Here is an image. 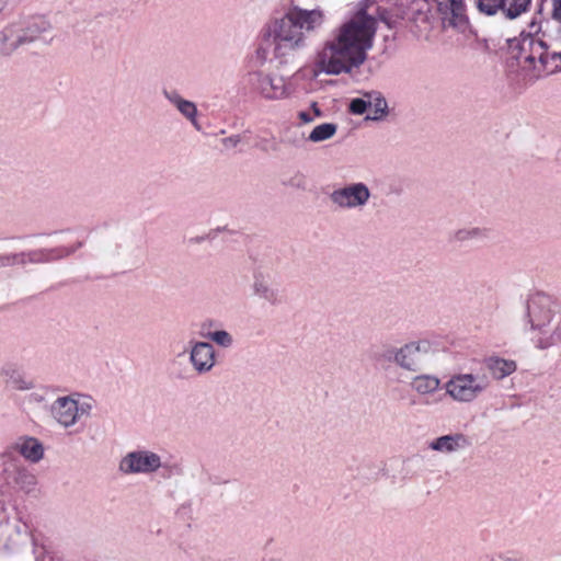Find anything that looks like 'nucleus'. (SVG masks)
Masks as SVG:
<instances>
[{"instance_id": "f257e3e1", "label": "nucleus", "mask_w": 561, "mask_h": 561, "mask_svg": "<svg viewBox=\"0 0 561 561\" xmlns=\"http://www.w3.org/2000/svg\"><path fill=\"white\" fill-rule=\"evenodd\" d=\"M428 0H364L339 23L316 50L313 72L327 76L351 75L362 67L373 48L379 22L389 28L400 20L425 22Z\"/></svg>"}, {"instance_id": "f03ea898", "label": "nucleus", "mask_w": 561, "mask_h": 561, "mask_svg": "<svg viewBox=\"0 0 561 561\" xmlns=\"http://www.w3.org/2000/svg\"><path fill=\"white\" fill-rule=\"evenodd\" d=\"M552 18L559 23L556 35L545 30L540 34H522L510 42L511 54L531 82L560 68L556 60L561 59V0H552Z\"/></svg>"}, {"instance_id": "7ed1b4c3", "label": "nucleus", "mask_w": 561, "mask_h": 561, "mask_svg": "<svg viewBox=\"0 0 561 561\" xmlns=\"http://www.w3.org/2000/svg\"><path fill=\"white\" fill-rule=\"evenodd\" d=\"M323 10L290 7L279 16L270 19L261 28L264 42H272L273 56L284 59L307 46L308 33L320 30L325 23Z\"/></svg>"}, {"instance_id": "20e7f679", "label": "nucleus", "mask_w": 561, "mask_h": 561, "mask_svg": "<svg viewBox=\"0 0 561 561\" xmlns=\"http://www.w3.org/2000/svg\"><path fill=\"white\" fill-rule=\"evenodd\" d=\"M442 351V343L433 336H422L410 340L392 350V362L401 369L417 373L425 359Z\"/></svg>"}, {"instance_id": "39448f33", "label": "nucleus", "mask_w": 561, "mask_h": 561, "mask_svg": "<svg viewBox=\"0 0 561 561\" xmlns=\"http://www.w3.org/2000/svg\"><path fill=\"white\" fill-rule=\"evenodd\" d=\"M491 381L484 374L458 373L445 382L446 394L457 403H471L490 388Z\"/></svg>"}, {"instance_id": "423d86ee", "label": "nucleus", "mask_w": 561, "mask_h": 561, "mask_svg": "<svg viewBox=\"0 0 561 561\" xmlns=\"http://www.w3.org/2000/svg\"><path fill=\"white\" fill-rule=\"evenodd\" d=\"M93 409V401L90 397L71 393L58 397L49 408L55 422L64 428L76 425L80 420L90 416Z\"/></svg>"}, {"instance_id": "0eeeda50", "label": "nucleus", "mask_w": 561, "mask_h": 561, "mask_svg": "<svg viewBox=\"0 0 561 561\" xmlns=\"http://www.w3.org/2000/svg\"><path fill=\"white\" fill-rule=\"evenodd\" d=\"M252 90L266 101H280L291 96L293 88L287 78L272 71L256 70L249 73Z\"/></svg>"}, {"instance_id": "6e6552de", "label": "nucleus", "mask_w": 561, "mask_h": 561, "mask_svg": "<svg viewBox=\"0 0 561 561\" xmlns=\"http://www.w3.org/2000/svg\"><path fill=\"white\" fill-rule=\"evenodd\" d=\"M38 37L39 30L36 25L9 23L0 30V55L11 56L20 47L35 42Z\"/></svg>"}, {"instance_id": "1a4fd4ad", "label": "nucleus", "mask_w": 561, "mask_h": 561, "mask_svg": "<svg viewBox=\"0 0 561 561\" xmlns=\"http://www.w3.org/2000/svg\"><path fill=\"white\" fill-rule=\"evenodd\" d=\"M371 197L369 187L363 182H353L333 190L331 203L341 210H360Z\"/></svg>"}, {"instance_id": "9d476101", "label": "nucleus", "mask_w": 561, "mask_h": 561, "mask_svg": "<svg viewBox=\"0 0 561 561\" xmlns=\"http://www.w3.org/2000/svg\"><path fill=\"white\" fill-rule=\"evenodd\" d=\"M161 467V456L145 448L127 453L118 465L119 471L124 474H152Z\"/></svg>"}, {"instance_id": "9b49d317", "label": "nucleus", "mask_w": 561, "mask_h": 561, "mask_svg": "<svg viewBox=\"0 0 561 561\" xmlns=\"http://www.w3.org/2000/svg\"><path fill=\"white\" fill-rule=\"evenodd\" d=\"M348 111L354 115H363L367 112L365 119L373 122L383 121L389 114L388 103L378 91H367L362 98L353 99Z\"/></svg>"}, {"instance_id": "f8f14e48", "label": "nucleus", "mask_w": 561, "mask_h": 561, "mask_svg": "<svg viewBox=\"0 0 561 561\" xmlns=\"http://www.w3.org/2000/svg\"><path fill=\"white\" fill-rule=\"evenodd\" d=\"M187 354L188 363L198 376L211 373L217 365L215 346L208 341L191 340Z\"/></svg>"}, {"instance_id": "ddd939ff", "label": "nucleus", "mask_w": 561, "mask_h": 561, "mask_svg": "<svg viewBox=\"0 0 561 561\" xmlns=\"http://www.w3.org/2000/svg\"><path fill=\"white\" fill-rule=\"evenodd\" d=\"M552 300L543 294L534 295L527 304V316L533 331L552 323L554 313Z\"/></svg>"}, {"instance_id": "4468645a", "label": "nucleus", "mask_w": 561, "mask_h": 561, "mask_svg": "<svg viewBox=\"0 0 561 561\" xmlns=\"http://www.w3.org/2000/svg\"><path fill=\"white\" fill-rule=\"evenodd\" d=\"M444 27L463 28L467 16L463 0H434Z\"/></svg>"}, {"instance_id": "2eb2a0df", "label": "nucleus", "mask_w": 561, "mask_h": 561, "mask_svg": "<svg viewBox=\"0 0 561 561\" xmlns=\"http://www.w3.org/2000/svg\"><path fill=\"white\" fill-rule=\"evenodd\" d=\"M471 442L467 435L460 432L438 436L428 442V449L432 451L451 455L469 448Z\"/></svg>"}, {"instance_id": "dca6fc26", "label": "nucleus", "mask_w": 561, "mask_h": 561, "mask_svg": "<svg viewBox=\"0 0 561 561\" xmlns=\"http://www.w3.org/2000/svg\"><path fill=\"white\" fill-rule=\"evenodd\" d=\"M0 378L5 387L13 390L30 391L34 389V381L12 363H7L1 366Z\"/></svg>"}, {"instance_id": "f3484780", "label": "nucleus", "mask_w": 561, "mask_h": 561, "mask_svg": "<svg viewBox=\"0 0 561 561\" xmlns=\"http://www.w3.org/2000/svg\"><path fill=\"white\" fill-rule=\"evenodd\" d=\"M411 390L426 401L442 389V380L433 374H419L411 378Z\"/></svg>"}, {"instance_id": "a211bd4d", "label": "nucleus", "mask_w": 561, "mask_h": 561, "mask_svg": "<svg viewBox=\"0 0 561 561\" xmlns=\"http://www.w3.org/2000/svg\"><path fill=\"white\" fill-rule=\"evenodd\" d=\"M163 96L185 117L196 129H199L197 121V106L194 102L182 98L178 91H163Z\"/></svg>"}, {"instance_id": "6ab92c4d", "label": "nucleus", "mask_w": 561, "mask_h": 561, "mask_svg": "<svg viewBox=\"0 0 561 561\" xmlns=\"http://www.w3.org/2000/svg\"><path fill=\"white\" fill-rule=\"evenodd\" d=\"M537 333L534 336L536 347L540 350H547L549 347L561 344V322L557 321L542 329L535 331Z\"/></svg>"}, {"instance_id": "aec40b11", "label": "nucleus", "mask_w": 561, "mask_h": 561, "mask_svg": "<svg viewBox=\"0 0 561 561\" xmlns=\"http://www.w3.org/2000/svg\"><path fill=\"white\" fill-rule=\"evenodd\" d=\"M13 448L31 462H38L44 456L43 445L35 437H21Z\"/></svg>"}, {"instance_id": "412c9836", "label": "nucleus", "mask_w": 561, "mask_h": 561, "mask_svg": "<svg viewBox=\"0 0 561 561\" xmlns=\"http://www.w3.org/2000/svg\"><path fill=\"white\" fill-rule=\"evenodd\" d=\"M484 365L491 376L496 380H502L512 375L517 365L513 359H506L499 356H491L484 360Z\"/></svg>"}, {"instance_id": "4be33fe9", "label": "nucleus", "mask_w": 561, "mask_h": 561, "mask_svg": "<svg viewBox=\"0 0 561 561\" xmlns=\"http://www.w3.org/2000/svg\"><path fill=\"white\" fill-rule=\"evenodd\" d=\"M252 289L255 296L270 304L277 301V290L273 288L270 280L262 275L255 276Z\"/></svg>"}, {"instance_id": "5701e85b", "label": "nucleus", "mask_w": 561, "mask_h": 561, "mask_svg": "<svg viewBox=\"0 0 561 561\" xmlns=\"http://www.w3.org/2000/svg\"><path fill=\"white\" fill-rule=\"evenodd\" d=\"M207 323L201 324L199 335L209 340L208 342L216 344L224 348H229L233 345L234 340L231 333L226 330L206 331Z\"/></svg>"}, {"instance_id": "b1692460", "label": "nucleus", "mask_w": 561, "mask_h": 561, "mask_svg": "<svg viewBox=\"0 0 561 561\" xmlns=\"http://www.w3.org/2000/svg\"><path fill=\"white\" fill-rule=\"evenodd\" d=\"M337 125L334 123H323L317 125L309 134L308 140L313 144L329 140L335 136Z\"/></svg>"}, {"instance_id": "393cba45", "label": "nucleus", "mask_w": 561, "mask_h": 561, "mask_svg": "<svg viewBox=\"0 0 561 561\" xmlns=\"http://www.w3.org/2000/svg\"><path fill=\"white\" fill-rule=\"evenodd\" d=\"M489 230L480 227H468L455 232L454 238L459 242L479 241L488 238Z\"/></svg>"}, {"instance_id": "a878e982", "label": "nucleus", "mask_w": 561, "mask_h": 561, "mask_svg": "<svg viewBox=\"0 0 561 561\" xmlns=\"http://www.w3.org/2000/svg\"><path fill=\"white\" fill-rule=\"evenodd\" d=\"M501 12L510 19H515L525 12L530 0H501Z\"/></svg>"}, {"instance_id": "bb28decb", "label": "nucleus", "mask_w": 561, "mask_h": 561, "mask_svg": "<svg viewBox=\"0 0 561 561\" xmlns=\"http://www.w3.org/2000/svg\"><path fill=\"white\" fill-rule=\"evenodd\" d=\"M72 252L73 250L68 249L39 250L28 253V260L31 262H48L67 256Z\"/></svg>"}, {"instance_id": "cd10ccee", "label": "nucleus", "mask_w": 561, "mask_h": 561, "mask_svg": "<svg viewBox=\"0 0 561 561\" xmlns=\"http://www.w3.org/2000/svg\"><path fill=\"white\" fill-rule=\"evenodd\" d=\"M271 45H273L272 42H264L262 35L260 34V42L253 55L254 61L257 65L263 66L267 62V60L270 59Z\"/></svg>"}, {"instance_id": "c85d7f7f", "label": "nucleus", "mask_w": 561, "mask_h": 561, "mask_svg": "<svg viewBox=\"0 0 561 561\" xmlns=\"http://www.w3.org/2000/svg\"><path fill=\"white\" fill-rule=\"evenodd\" d=\"M14 480L21 489L26 491L32 490L36 483L35 476L25 469H19Z\"/></svg>"}, {"instance_id": "c756f323", "label": "nucleus", "mask_w": 561, "mask_h": 561, "mask_svg": "<svg viewBox=\"0 0 561 561\" xmlns=\"http://www.w3.org/2000/svg\"><path fill=\"white\" fill-rule=\"evenodd\" d=\"M477 5L481 12H484L489 15L501 11V0H476Z\"/></svg>"}, {"instance_id": "7c9ffc66", "label": "nucleus", "mask_w": 561, "mask_h": 561, "mask_svg": "<svg viewBox=\"0 0 561 561\" xmlns=\"http://www.w3.org/2000/svg\"><path fill=\"white\" fill-rule=\"evenodd\" d=\"M240 142H241L240 135H232V136L221 139V145L226 150H231V149L237 148Z\"/></svg>"}, {"instance_id": "2f4dec72", "label": "nucleus", "mask_w": 561, "mask_h": 561, "mask_svg": "<svg viewBox=\"0 0 561 561\" xmlns=\"http://www.w3.org/2000/svg\"><path fill=\"white\" fill-rule=\"evenodd\" d=\"M486 561H523V560L519 558H516V557H511V556L504 554V553H496V554L489 556L486 558Z\"/></svg>"}, {"instance_id": "473e14b6", "label": "nucleus", "mask_w": 561, "mask_h": 561, "mask_svg": "<svg viewBox=\"0 0 561 561\" xmlns=\"http://www.w3.org/2000/svg\"><path fill=\"white\" fill-rule=\"evenodd\" d=\"M26 399L32 403H43L45 401V396L42 391H33L31 392Z\"/></svg>"}, {"instance_id": "72a5a7b5", "label": "nucleus", "mask_w": 561, "mask_h": 561, "mask_svg": "<svg viewBox=\"0 0 561 561\" xmlns=\"http://www.w3.org/2000/svg\"><path fill=\"white\" fill-rule=\"evenodd\" d=\"M298 117L305 124H309L314 121V116H312L311 112H309V111L308 112H306V111L299 112Z\"/></svg>"}, {"instance_id": "f704fd0d", "label": "nucleus", "mask_w": 561, "mask_h": 561, "mask_svg": "<svg viewBox=\"0 0 561 561\" xmlns=\"http://www.w3.org/2000/svg\"><path fill=\"white\" fill-rule=\"evenodd\" d=\"M310 112H311V115L314 116V119L322 116V112L318 107L317 103H312Z\"/></svg>"}, {"instance_id": "c9c22d12", "label": "nucleus", "mask_w": 561, "mask_h": 561, "mask_svg": "<svg viewBox=\"0 0 561 561\" xmlns=\"http://www.w3.org/2000/svg\"><path fill=\"white\" fill-rule=\"evenodd\" d=\"M7 4H8V0H0V14L7 8Z\"/></svg>"}, {"instance_id": "e433bc0d", "label": "nucleus", "mask_w": 561, "mask_h": 561, "mask_svg": "<svg viewBox=\"0 0 561 561\" xmlns=\"http://www.w3.org/2000/svg\"><path fill=\"white\" fill-rule=\"evenodd\" d=\"M204 323H207L206 331H210V328L213 327V321H205Z\"/></svg>"}]
</instances>
